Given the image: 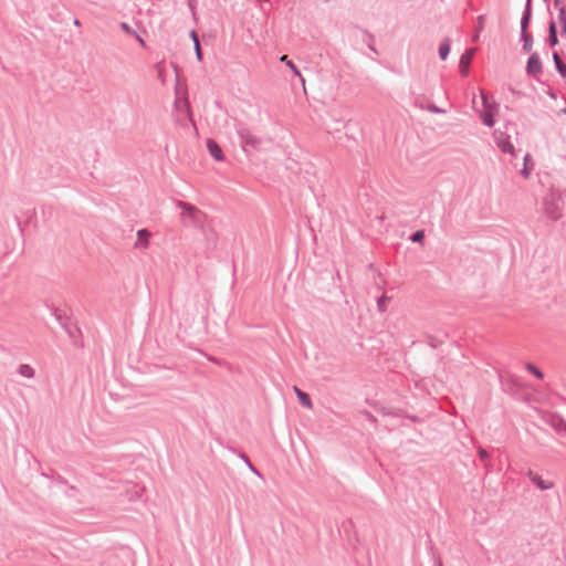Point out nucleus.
<instances>
[{
	"label": "nucleus",
	"instance_id": "f257e3e1",
	"mask_svg": "<svg viewBox=\"0 0 566 566\" xmlns=\"http://www.w3.org/2000/svg\"><path fill=\"white\" fill-rule=\"evenodd\" d=\"M176 206L181 209L180 219L185 227L201 228L206 221V214L196 206L178 200Z\"/></svg>",
	"mask_w": 566,
	"mask_h": 566
},
{
	"label": "nucleus",
	"instance_id": "f03ea898",
	"mask_svg": "<svg viewBox=\"0 0 566 566\" xmlns=\"http://www.w3.org/2000/svg\"><path fill=\"white\" fill-rule=\"evenodd\" d=\"M235 132L240 138L241 147L245 154L259 150L262 144L261 138L253 135L242 122L235 123Z\"/></svg>",
	"mask_w": 566,
	"mask_h": 566
},
{
	"label": "nucleus",
	"instance_id": "7ed1b4c3",
	"mask_svg": "<svg viewBox=\"0 0 566 566\" xmlns=\"http://www.w3.org/2000/svg\"><path fill=\"white\" fill-rule=\"evenodd\" d=\"M544 212L552 221H557L562 218V206L559 199L551 195L544 200Z\"/></svg>",
	"mask_w": 566,
	"mask_h": 566
},
{
	"label": "nucleus",
	"instance_id": "20e7f679",
	"mask_svg": "<svg viewBox=\"0 0 566 566\" xmlns=\"http://www.w3.org/2000/svg\"><path fill=\"white\" fill-rule=\"evenodd\" d=\"M543 71V64L537 52H533L526 63V73L530 76H537Z\"/></svg>",
	"mask_w": 566,
	"mask_h": 566
},
{
	"label": "nucleus",
	"instance_id": "39448f33",
	"mask_svg": "<svg viewBox=\"0 0 566 566\" xmlns=\"http://www.w3.org/2000/svg\"><path fill=\"white\" fill-rule=\"evenodd\" d=\"M494 134L496 136V144L499 148L505 154L514 155V146L510 142V136L502 132L499 133L497 130H495Z\"/></svg>",
	"mask_w": 566,
	"mask_h": 566
},
{
	"label": "nucleus",
	"instance_id": "423d86ee",
	"mask_svg": "<svg viewBox=\"0 0 566 566\" xmlns=\"http://www.w3.org/2000/svg\"><path fill=\"white\" fill-rule=\"evenodd\" d=\"M474 54L475 49H469L461 55L459 61V72L462 76H467L469 74L470 64Z\"/></svg>",
	"mask_w": 566,
	"mask_h": 566
},
{
	"label": "nucleus",
	"instance_id": "0eeeda50",
	"mask_svg": "<svg viewBox=\"0 0 566 566\" xmlns=\"http://www.w3.org/2000/svg\"><path fill=\"white\" fill-rule=\"evenodd\" d=\"M54 316L71 338L74 339L76 337V335L80 334V328H77L75 325H73L67 317H63L57 312L54 313Z\"/></svg>",
	"mask_w": 566,
	"mask_h": 566
},
{
	"label": "nucleus",
	"instance_id": "6e6552de",
	"mask_svg": "<svg viewBox=\"0 0 566 566\" xmlns=\"http://www.w3.org/2000/svg\"><path fill=\"white\" fill-rule=\"evenodd\" d=\"M554 4L558 10V21L560 24V35H566V0H554Z\"/></svg>",
	"mask_w": 566,
	"mask_h": 566
},
{
	"label": "nucleus",
	"instance_id": "1a4fd4ad",
	"mask_svg": "<svg viewBox=\"0 0 566 566\" xmlns=\"http://www.w3.org/2000/svg\"><path fill=\"white\" fill-rule=\"evenodd\" d=\"M527 476L530 478L532 483H534L542 491L551 490L554 486L553 482L543 480L537 473L533 472L532 470L527 472Z\"/></svg>",
	"mask_w": 566,
	"mask_h": 566
},
{
	"label": "nucleus",
	"instance_id": "9d476101",
	"mask_svg": "<svg viewBox=\"0 0 566 566\" xmlns=\"http://www.w3.org/2000/svg\"><path fill=\"white\" fill-rule=\"evenodd\" d=\"M532 19V0H526L525 8L521 18V32H527Z\"/></svg>",
	"mask_w": 566,
	"mask_h": 566
},
{
	"label": "nucleus",
	"instance_id": "9b49d317",
	"mask_svg": "<svg viewBox=\"0 0 566 566\" xmlns=\"http://www.w3.org/2000/svg\"><path fill=\"white\" fill-rule=\"evenodd\" d=\"M151 237V233L147 229H139L137 231V241L135 243L136 249H147L149 245V238Z\"/></svg>",
	"mask_w": 566,
	"mask_h": 566
},
{
	"label": "nucleus",
	"instance_id": "f8f14e48",
	"mask_svg": "<svg viewBox=\"0 0 566 566\" xmlns=\"http://www.w3.org/2000/svg\"><path fill=\"white\" fill-rule=\"evenodd\" d=\"M144 491H145L144 486H139L137 484L129 483V484H127L126 490H125L126 497L129 501H136L143 496Z\"/></svg>",
	"mask_w": 566,
	"mask_h": 566
},
{
	"label": "nucleus",
	"instance_id": "ddd939ff",
	"mask_svg": "<svg viewBox=\"0 0 566 566\" xmlns=\"http://www.w3.org/2000/svg\"><path fill=\"white\" fill-rule=\"evenodd\" d=\"M207 148H208L209 154L211 155V157H213V159H216L217 161L223 160L224 156H223L222 149H221L220 145L216 140L208 139L207 140Z\"/></svg>",
	"mask_w": 566,
	"mask_h": 566
},
{
	"label": "nucleus",
	"instance_id": "4468645a",
	"mask_svg": "<svg viewBox=\"0 0 566 566\" xmlns=\"http://www.w3.org/2000/svg\"><path fill=\"white\" fill-rule=\"evenodd\" d=\"M558 35H557V28L556 22L552 20L548 24V36H547V43L549 46L554 48L558 44Z\"/></svg>",
	"mask_w": 566,
	"mask_h": 566
},
{
	"label": "nucleus",
	"instance_id": "2eb2a0df",
	"mask_svg": "<svg viewBox=\"0 0 566 566\" xmlns=\"http://www.w3.org/2000/svg\"><path fill=\"white\" fill-rule=\"evenodd\" d=\"M294 391H295L300 402L302 403V406H304L308 409H312L313 403H312L311 397L306 392H304L303 390L297 388L296 386L294 387Z\"/></svg>",
	"mask_w": 566,
	"mask_h": 566
},
{
	"label": "nucleus",
	"instance_id": "dca6fc26",
	"mask_svg": "<svg viewBox=\"0 0 566 566\" xmlns=\"http://www.w3.org/2000/svg\"><path fill=\"white\" fill-rule=\"evenodd\" d=\"M553 61L556 67V71L559 73V75L563 78H566V64L560 59L559 54L557 52L553 53Z\"/></svg>",
	"mask_w": 566,
	"mask_h": 566
},
{
	"label": "nucleus",
	"instance_id": "f3484780",
	"mask_svg": "<svg viewBox=\"0 0 566 566\" xmlns=\"http://www.w3.org/2000/svg\"><path fill=\"white\" fill-rule=\"evenodd\" d=\"M451 50V40L446 38L439 45V56L441 60H447Z\"/></svg>",
	"mask_w": 566,
	"mask_h": 566
},
{
	"label": "nucleus",
	"instance_id": "a211bd4d",
	"mask_svg": "<svg viewBox=\"0 0 566 566\" xmlns=\"http://www.w3.org/2000/svg\"><path fill=\"white\" fill-rule=\"evenodd\" d=\"M521 41L523 42L522 50L531 52L533 48V35L528 32H521Z\"/></svg>",
	"mask_w": 566,
	"mask_h": 566
},
{
	"label": "nucleus",
	"instance_id": "6ab92c4d",
	"mask_svg": "<svg viewBox=\"0 0 566 566\" xmlns=\"http://www.w3.org/2000/svg\"><path fill=\"white\" fill-rule=\"evenodd\" d=\"M480 117L482 119V123L486 126V127H493L495 122H494V116H493V113L492 111H483L480 113Z\"/></svg>",
	"mask_w": 566,
	"mask_h": 566
},
{
	"label": "nucleus",
	"instance_id": "aec40b11",
	"mask_svg": "<svg viewBox=\"0 0 566 566\" xmlns=\"http://www.w3.org/2000/svg\"><path fill=\"white\" fill-rule=\"evenodd\" d=\"M18 373L25 378H33L35 374L34 369L28 364L20 365L18 368Z\"/></svg>",
	"mask_w": 566,
	"mask_h": 566
},
{
	"label": "nucleus",
	"instance_id": "412c9836",
	"mask_svg": "<svg viewBox=\"0 0 566 566\" xmlns=\"http://www.w3.org/2000/svg\"><path fill=\"white\" fill-rule=\"evenodd\" d=\"M481 97H482V103H483V106H484V111H492L494 108H497L499 107V104L496 102H490V98H489V95L486 93H484L483 91H481Z\"/></svg>",
	"mask_w": 566,
	"mask_h": 566
},
{
	"label": "nucleus",
	"instance_id": "4be33fe9",
	"mask_svg": "<svg viewBox=\"0 0 566 566\" xmlns=\"http://www.w3.org/2000/svg\"><path fill=\"white\" fill-rule=\"evenodd\" d=\"M280 60L284 62L295 75L300 76L302 83H304V78L302 77L297 66L293 63V61L289 60L286 55H282Z\"/></svg>",
	"mask_w": 566,
	"mask_h": 566
},
{
	"label": "nucleus",
	"instance_id": "5701e85b",
	"mask_svg": "<svg viewBox=\"0 0 566 566\" xmlns=\"http://www.w3.org/2000/svg\"><path fill=\"white\" fill-rule=\"evenodd\" d=\"M525 368L527 369L528 373L534 375L536 378H538V379H543L544 378L543 371L538 367H536L534 364L527 363L525 365Z\"/></svg>",
	"mask_w": 566,
	"mask_h": 566
},
{
	"label": "nucleus",
	"instance_id": "b1692460",
	"mask_svg": "<svg viewBox=\"0 0 566 566\" xmlns=\"http://www.w3.org/2000/svg\"><path fill=\"white\" fill-rule=\"evenodd\" d=\"M391 300V297L387 296V295H381L378 300H377V308L380 313H385L387 311V303Z\"/></svg>",
	"mask_w": 566,
	"mask_h": 566
},
{
	"label": "nucleus",
	"instance_id": "393cba45",
	"mask_svg": "<svg viewBox=\"0 0 566 566\" xmlns=\"http://www.w3.org/2000/svg\"><path fill=\"white\" fill-rule=\"evenodd\" d=\"M549 423L557 432H562L564 431L563 424H566V420L562 417H556Z\"/></svg>",
	"mask_w": 566,
	"mask_h": 566
},
{
	"label": "nucleus",
	"instance_id": "a878e982",
	"mask_svg": "<svg viewBox=\"0 0 566 566\" xmlns=\"http://www.w3.org/2000/svg\"><path fill=\"white\" fill-rule=\"evenodd\" d=\"M424 239V231L423 230H417L413 232L410 237V240L416 243H422Z\"/></svg>",
	"mask_w": 566,
	"mask_h": 566
},
{
	"label": "nucleus",
	"instance_id": "bb28decb",
	"mask_svg": "<svg viewBox=\"0 0 566 566\" xmlns=\"http://www.w3.org/2000/svg\"><path fill=\"white\" fill-rule=\"evenodd\" d=\"M426 109L430 113H433V114H444L446 113V109L434 105V104H430L426 107Z\"/></svg>",
	"mask_w": 566,
	"mask_h": 566
},
{
	"label": "nucleus",
	"instance_id": "cd10ccee",
	"mask_svg": "<svg viewBox=\"0 0 566 566\" xmlns=\"http://www.w3.org/2000/svg\"><path fill=\"white\" fill-rule=\"evenodd\" d=\"M119 27L128 35H134L136 32L127 22H122Z\"/></svg>",
	"mask_w": 566,
	"mask_h": 566
},
{
	"label": "nucleus",
	"instance_id": "c85d7f7f",
	"mask_svg": "<svg viewBox=\"0 0 566 566\" xmlns=\"http://www.w3.org/2000/svg\"><path fill=\"white\" fill-rule=\"evenodd\" d=\"M485 24V15L481 14L476 18V31L481 32Z\"/></svg>",
	"mask_w": 566,
	"mask_h": 566
},
{
	"label": "nucleus",
	"instance_id": "c756f323",
	"mask_svg": "<svg viewBox=\"0 0 566 566\" xmlns=\"http://www.w3.org/2000/svg\"><path fill=\"white\" fill-rule=\"evenodd\" d=\"M195 52H196V57L198 61H201L202 60V51H201V45H200V41H197L195 44Z\"/></svg>",
	"mask_w": 566,
	"mask_h": 566
},
{
	"label": "nucleus",
	"instance_id": "7c9ffc66",
	"mask_svg": "<svg viewBox=\"0 0 566 566\" xmlns=\"http://www.w3.org/2000/svg\"><path fill=\"white\" fill-rule=\"evenodd\" d=\"M531 160V156L530 154H526L525 157H524V168L522 170V174L525 178H527L530 176V172L527 170V163Z\"/></svg>",
	"mask_w": 566,
	"mask_h": 566
},
{
	"label": "nucleus",
	"instance_id": "2f4dec72",
	"mask_svg": "<svg viewBox=\"0 0 566 566\" xmlns=\"http://www.w3.org/2000/svg\"><path fill=\"white\" fill-rule=\"evenodd\" d=\"M189 10L191 11L192 17H196V9H197V0H187Z\"/></svg>",
	"mask_w": 566,
	"mask_h": 566
},
{
	"label": "nucleus",
	"instance_id": "473e14b6",
	"mask_svg": "<svg viewBox=\"0 0 566 566\" xmlns=\"http://www.w3.org/2000/svg\"><path fill=\"white\" fill-rule=\"evenodd\" d=\"M478 453H479V457H480V459H481L482 461H485V460L489 458V453H488V451H486L484 448H482V447H480V448L478 449Z\"/></svg>",
	"mask_w": 566,
	"mask_h": 566
},
{
	"label": "nucleus",
	"instance_id": "72a5a7b5",
	"mask_svg": "<svg viewBox=\"0 0 566 566\" xmlns=\"http://www.w3.org/2000/svg\"><path fill=\"white\" fill-rule=\"evenodd\" d=\"M133 36H135V38H136V40L139 42V44H140L143 48H145V46H146V42H145V40H144V39H143V38H142L137 32H135V34H134Z\"/></svg>",
	"mask_w": 566,
	"mask_h": 566
},
{
	"label": "nucleus",
	"instance_id": "f704fd0d",
	"mask_svg": "<svg viewBox=\"0 0 566 566\" xmlns=\"http://www.w3.org/2000/svg\"><path fill=\"white\" fill-rule=\"evenodd\" d=\"M241 458H242V461H244V462H247V463H248V465L250 467V469H251L252 471L256 472V471H255V469L252 467V464H251V462H250L249 458H248L244 453H242V454H241Z\"/></svg>",
	"mask_w": 566,
	"mask_h": 566
},
{
	"label": "nucleus",
	"instance_id": "c9c22d12",
	"mask_svg": "<svg viewBox=\"0 0 566 566\" xmlns=\"http://www.w3.org/2000/svg\"><path fill=\"white\" fill-rule=\"evenodd\" d=\"M260 2V8L262 11L266 12L268 8L266 4L269 3L268 0H258Z\"/></svg>",
	"mask_w": 566,
	"mask_h": 566
},
{
	"label": "nucleus",
	"instance_id": "e433bc0d",
	"mask_svg": "<svg viewBox=\"0 0 566 566\" xmlns=\"http://www.w3.org/2000/svg\"><path fill=\"white\" fill-rule=\"evenodd\" d=\"M190 38H191V40L193 41V44H195L197 41H199V36H198V34H197V32H196L195 30H192V31L190 32Z\"/></svg>",
	"mask_w": 566,
	"mask_h": 566
},
{
	"label": "nucleus",
	"instance_id": "4c0bfd02",
	"mask_svg": "<svg viewBox=\"0 0 566 566\" xmlns=\"http://www.w3.org/2000/svg\"><path fill=\"white\" fill-rule=\"evenodd\" d=\"M480 38V32L475 31V34L472 36V41L476 42Z\"/></svg>",
	"mask_w": 566,
	"mask_h": 566
},
{
	"label": "nucleus",
	"instance_id": "58836bf2",
	"mask_svg": "<svg viewBox=\"0 0 566 566\" xmlns=\"http://www.w3.org/2000/svg\"><path fill=\"white\" fill-rule=\"evenodd\" d=\"M74 25H76V27L81 25V22H80V20H78V19H75V20H74Z\"/></svg>",
	"mask_w": 566,
	"mask_h": 566
},
{
	"label": "nucleus",
	"instance_id": "ea45409f",
	"mask_svg": "<svg viewBox=\"0 0 566 566\" xmlns=\"http://www.w3.org/2000/svg\"><path fill=\"white\" fill-rule=\"evenodd\" d=\"M416 106H419L420 108L424 109L426 107L422 105H419V103H416Z\"/></svg>",
	"mask_w": 566,
	"mask_h": 566
},
{
	"label": "nucleus",
	"instance_id": "a19ab883",
	"mask_svg": "<svg viewBox=\"0 0 566 566\" xmlns=\"http://www.w3.org/2000/svg\"><path fill=\"white\" fill-rule=\"evenodd\" d=\"M370 50L376 52V49L373 45H369Z\"/></svg>",
	"mask_w": 566,
	"mask_h": 566
},
{
	"label": "nucleus",
	"instance_id": "79ce46f5",
	"mask_svg": "<svg viewBox=\"0 0 566 566\" xmlns=\"http://www.w3.org/2000/svg\"><path fill=\"white\" fill-rule=\"evenodd\" d=\"M563 429H564V431L566 432V424H563Z\"/></svg>",
	"mask_w": 566,
	"mask_h": 566
},
{
	"label": "nucleus",
	"instance_id": "37998d69",
	"mask_svg": "<svg viewBox=\"0 0 566 566\" xmlns=\"http://www.w3.org/2000/svg\"><path fill=\"white\" fill-rule=\"evenodd\" d=\"M564 113L566 114V108L564 109Z\"/></svg>",
	"mask_w": 566,
	"mask_h": 566
},
{
	"label": "nucleus",
	"instance_id": "c03bdc74",
	"mask_svg": "<svg viewBox=\"0 0 566 566\" xmlns=\"http://www.w3.org/2000/svg\"><path fill=\"white\" fill-rule=\"evenodd\" d=\"M439 566H441V563H439Z\"/></svg>",
	"mask_w": 566,
	"mask_h": 566
}]
</instances>
